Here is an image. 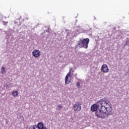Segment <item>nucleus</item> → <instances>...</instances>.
Here are the masks:
<instances>
[{
    "label": "nucleus",
    "instance_id": "nucleus-1",
    "mask_svg": "<svg viewBox=\"0 0 129 129\" xmlns=\"http://www.w3.org/2000/svg\"><path fill=\"white\" fill-rule=\"evenodd\" d=\"M98 107L100 111L106 115H112L113 112L111 103L107 99L103 98L102 101L99 103Z\"/></svg>",
    "mask_w": 129,
    "mask_h": 129
},
{
    "label": "nucleus",
    "instance_id": "nucleus-2",
    "mask_svg": "<svg viewBox=\"0 0 129 129\" xmlns=\"http://www.w3.org/2000/svg\"><path fill=\"white\" fill-rule=\"evenodd\" d=\"M88 44H89V38H85L78 42L77 47L87 49L88 48Z\"/></svg>",
    "mask_w": 129,
    "mask_h": 129
},
{
    "label": "nucleus",
    "instance_id": "nucleus-3",
    "mask_svg": "<svg viewBox=\"0 0 129 129\" xmlns=\"http://www.w3.org/2000/svg\"><path fill=\"white\" fill-rule=\"evenodd\" d=\"M102 100H103V99H101L100 100V101H99V102H97V104H94L92 105L91 107V110L92 111H96V110H97V108H98V109H99V110L100 111V109L98 107V104H99V102H102Z\"/></svg>",
    "mask_w": 129,
    "mask_h": 129
},
{
    "label": "nucleus",
    "instance_id": "nucleus-4",
    "mask_svg": "<svg viewBox=\"0 0 129 129\" xmlns=\"http://www.w3.org/2000/svg\"><path fill=\"white\" fill-rule=\"evenodd\" d=\"M74 111H80L81 110V103L78 102L73 105Z\"/></svg>",
    "mask_w": 129,
    "mask_h": 129
},
{
    "label": "nucleus",
    "instance_id": "nucleus-5",
    "mask_svg": "<svg viewBox=\"0 0 129 129\" xmlns=\"http://www.w3.org/2000/svg\"><path fill=\"white\" fill-rule=\"evenodd\" d=\"M71 70H70V72L67 75L65 78V84H69L71 82Z\"/></svg>",
    "mask_w": 129,
    "mask_h": 129
},
{
    "label": "nucleus",
    "instance_id": "nucleus-6",
    "mask_svg": "<svg viewBox=\"0 0 129 129\" xmlns=\"http://www.w3.org/2000/svg\"><path fill=\"white\" fill-rule=\"evenodd\" d=\"M32 54L34 58H39L41 56V51L38 49H35L32 51Z\"/></svg>",
    "mask_w": 129,
    "mask_h": 129
},
{
    "label": "nucleus",
    "instance_id": "nucleus-7",
    "mask_svg": "<svg viewBox=\"0 0 129 129\" xmlns=\"http://www.w3.org/2000/svg\"><path fill=\"white\" fill-rule=\"evenodd\" d=\"M101 71L103 73H107L108 71H109V69H108V67L106 64H104L102 66L101 68Z\"/></svg>",
    "mask_w": 129,
    "mask_h": 129
},
{
    "label": "nucleus",
    "instance_id": "nucleus-8",
    "mask_svg": "<svg viewBox=\"0 0 129 129\" xmlns=\"http://www.w3.org/2000/svg\"><path fill=\"white\" fill-rule=\"evenodd\" d=\"M38 129H47V127L44 126V124L42 122L38 123Z\"/></svg>",
    "mask_w": 129,
    "mask_h": 129
},
{
    "label": "nucleus",
    "instance_id": "nucleus-9",
    "mask_svg": "<svg viewBox=\"0 0 129 129\" xmlns=\"http://www.w3.org/2000/svg\"><path fill=\"white\" fill-rule=\"evenodd\" d=\"M95 114L96 116H97V117H100V118H105V115H101L99 114V113L98 112H95Z\"/></svg>",
    "mask_w": 129,
    "mask_h": 129
},
{
    "label": "nucleus",
    "instance_id": "nucleus-10",
    "mask_svg": "<svg viewBox=\"0 0 129 129\" xmlns=\"http://www.w3.org/2000/svg\"><path fill=\"white\" fill-rule=\"evenodd\" d=\"M12 95L13 97H17L19 95V92L18 91H13L12 92Z\"/></svg>",
    "mask_w": 129,
    "mask_h": 129
},
{
    "label": "nucleus",
    "instance_id": "nucleus-11",
    "mask_svg": "<svg viewBox=\"0 0 129 129\" xmlns=\"http://www.w3.org/2000/svg\"><path fill=\"white\" fill-rule=\"evenodd\" d=\"M29 129H39V123L37 125H33V126H30Z\"/></svg>",
    "mask_w": 129,
    "mask_h": 129
},
{
    "label": "nucleus",
    "instance_id": "nucleus-12",
    "mask_svg": "<svg viewBox=\"0 0 129 129\" xmlns=\"http://www.w3.org/2000/svg\"><path fill=\"white\" fill-rule=\"evenodd\" d=\"M1 72L2 74H5L6 73V68H5V67H3L1 68Z\"/></svg>",
    "mask_w": 129,
    "mask_h": 129
},
{
    "label": "nucleus",
    "instance_id": "nucleus-13",
    "mask_svg": "<svg viewBox=\"0 0 129 129\" xmlns=\"http://www.w3.org/2000/svg\"><path fill=\"white\" fill-rule=\"evenodd\" d=\"M57 107H58V110H61L62 109V108H63V106H62V105H60V104H59L57 106Z\"/></svg>",
    "mask_w": 129,
    "mask_h": 129
},
{
    "label": "nucleus",
    "instance_id": "nucleus-14",
    "mask_svg": "<svg viewBox=\"0 0 129 129\" xmlns=\"http://www.w3.org/2000/svg\"><path fill=\"white\" fill-rule=\"evenodd\" d=\"M77 87H78V88H80V82H78L77 83Z\"/></svg>",
    "mask_w": 129,
    "mask_h": 129
}]
</instances>
